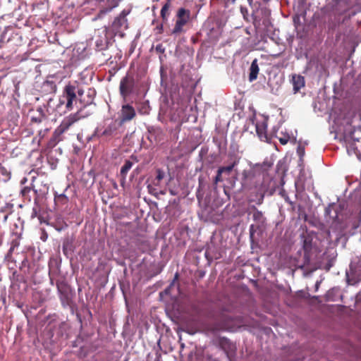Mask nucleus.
<instances>
[{"instance_id":"f257e3e1","label":"nucleus","mask_w":361,"mask_h":361,"mask_svg":"<svg viewBox=\"0 0 361 361\" xmlns=\"http://www.w3.org/2000/svg\"><path fill=\"white\" fill-rule=\"evenodd\" d=\"M243 190H252L256 191V198L253 201L257 204H261L263 202L264 195L268 190V186L264 184V181L255 175L251 170H244L242 173L241 180Z\"/></svg>"},{"instance_id":"f03ea898","label":"nucleus","mask_w":361,"mask_h":361,"mask_svg":"<svg viewBox=\"0 0 361 361\" xmlns=\"http://www.w3.org/2000/svg\"><path fill=\"white\" fill-rule=\"evenodd\" d=\"M238 324L236 320L233 317L222 313L214 323L210 324L207 326L208 331L213 334L218 331H233L237 328Z\"/></svg>"},{"instance_id":"7ed1b4c3","label":"nucleus","mask_w":361,"mask_h":361,"mask_svg":"<svg viewBox=\"0 0 361 361\" xmlns=\"http://www.w3.org/2000/svg\"><path fill=\"white\" fill-rule=\"evenodd\" d=\"M130 9H123L114 18L111 25H110V28L114 35H118L121 37H123L125 36L124 32L129 27L127 16L130 13Z\"/></svg>"},{"instance_id":"20e7f679","label":"nucleus","mask_w":361,"mask_h":361,"mask_svg":"<svg viewBox=\"0 0 361 361\" xmlns=\"http://www.w3.org/2000/svg\"><path fill=\"white\" fill-rule=\"evenodd\" d=\"M83 93L84 90L75 84L68 83L64 87L62 98L65 99L66 101V108L68 111H71L73 109V101L76 99L77 94L79 97H82Z\"/></svg>"},{"instance_id":"39448f33","label":"nucleus","mask_w":361,"mask_h":361,"mask_svg":"<svg viewBox=\"0 0 361 361\" xmlns=\"http://www.w3.org/2000/svg\"><path fill=\"white\" fill-rule=\"evenodd\" d=\"M176 18V23L171 34L178 35L184 31L183 27L189 22L190 11L185 8H180L177 11Z\"/></svg>"},{"instance_id":"423d86ee","label":"nucleus","mask_w":361,"mask_h":361,"mask_svg":"<svg viewBox=\"0 0 361 361\" xmlns=\"http://www.w3.org/2000/svg\"><path fill=\"white\" fill-rule=\"evenodd\" d=\"M135 87V80L133 75L127 73L120 81L119 92L121 96L125 99L133 92Z\"/></svg>"},{"instance_id":"0eeeda50","label":"nucleus","mask_w":361,"mask_h":361,"mask_svg":"<svg viewBox=\"0 0 361 361\" xmlns=\"http://www.w3.org/2000/svg\"><path fill=\"white\" fill-rule=\"evenodd\" d=\"M302 239V248L304 250V265H309L311 261V254L313 249V233L305 232L301 235Z\"/></svg>"},{"instance_id":"6e6552de","label":"nucleus","mask_w":361,"mask_h":361,"mask_svg":"<svg viewBox=\"0 0 361 361\" xmlns=\"http://www.w3.org/2000/svg\"><path fill=\"white\" fill-rule=\"evenodd\" d=\"M123 0H95L99 5V11L95 19H101L118 7Z\"/></svg>"},{"instance_id":"1a4fd4ad","label":"nucleus","mask_w":361,"mask_h":361,"mask_svg":"<svg viewBox=\"0 0 361 361\" xmlns=\"http://www.w3.org/2000/svg\"><path fill=\"white\" fill-rule=\"evenodd\" d=\"M57 290L61 303L68 305L71 299V290L68 284L64 280H58L56 283Z\"/></svg>"},{"instance_id":"9d476101","label":"nucleus","mask_w":361,"mask_h":361,"mask_svg":"<svg viewBox=\"0 0 361 361\" xmlns=\"http://www.w3.org/2000/svg\"><path fill=\"white\" fill-rule=\"evenodd\" d=\"M81 116L80 114V111H78L75 114H71L69 116L65 117L61 124L57 127L59 130V133H64L67 131L75 123L78 121L81 118Z\"/></svg>"},{"instance_id":"9b49d317","label":"nucleus","mask_w":361,"mask_h":361,"mask_svg":"<svg viewBox=\"0 0 361 361\" xmlns=\"http://www.w3.org/2000/svg\"><path fill=\"white\" fill-rule=\"evenodd\" d=\"M123 124L117 120L112 121L104 130L102 135L106 138L119 137L118 129Z\"/></svg>"},{"instance_id":"f8f14e48","label":"nucleus","mask_w":361,"mask_h":361,"mask_svg":"<svg viewBox=\"0 0 361 361\" xmlns=\"http://www.w3.org/2000/svg\"><path fill=\"white\" fill-rule=\"evenodd\" d=\"M136 116V112L134 107L130 104H125L122 106L121 110L120 122L121 124L127 121L133 120Z\"/></svg>"},{"instance_id":"ddd939ff","label":"nucleus","mask_w":361,"mask_h":361,"mask_svg":"<svg viewBox=\"0 0 361 361\" xmlns=\"http://www.w3.org/2000/svg\"><path fill=\"white\" fill-rule=\"evenodd\" d=\"M355 127L350 126L348 128L345 129L343 133V139L346 144L348 151L349 150L350 148H351L352 149H355L354 142L356 141H359V138L355 137Z\"/></svg>"},{"instance_id":"4468645a","label":"nucleus","mask_w":361,"mask_h":361,"mask_svg":"<svg viewBox=\"0 0 361 361\" xmlns=\"http://www.w3.org/2000/svg\"><path fill=\"white\" fill-rule=\"evenodd\" d=\"M291 83L293 85V89L294 94H296L300 92V90L303 88L305 85V80L303 76L298 74H293Z\"/></svg>"},{"instance_id":"2eb2a0df","label":"nucleus","mask_w":361,"mask_h":361,"mask_svg":"<svg viewBox=\"0 0 361 361\" xmlns=\"http://www.w3.org/2000/svg\"><path fill=\"white\" fill-rule=\"evenodd\" d=\"M255 127L257 134L259 139L264 142H269V137H268V135L267 133V123L265 121H262L260 123L257 122L255 125Z\"/></svg>"},{"instance_id":"dca6fc26","label":"nucleus","mask_w":361,"mask_h":361,"mask_svg":"<svg viewBox=\"0 0 361 361\" xmlns=\"http://www.w3.org/2000/svg\"><path fill=\"white\" fill-rule=\"evenodd\" d=\"M171 6V0H167L166 2L163 5L161 11L160 16L162 19L164 23L168 22V18L170 15V8Z\"/></svg>"},{"instance_id":"f3484780","label":"nucleus","mask_w":361,"mask_h":361,"mask_svg":"<svg viewBox=\"0 0 361 361\" xmlns=\"http://www.w3.org/2000/svg\"><path fill=\"white\" fill-rule=\"evenodd\" d=\"M259 71V68L258 66L257 59H255L252 61L250 68L249 80L250 82H252L257 79Z\"/></svg>"},{"instance_id":"a211bd4d","label":"nucleus","mask_w":361,"mask_h":361,"mask_svg":"<svg viewBox=\"0 0 361 361\" xmlns=\"http://www.w3.org/2000/svg\"><path fill=\"white\" fill-rule=\"evenodd\" d=\"M62 134L63 133H59V129L56 128L54 131L51 137L48 142V146L49 147H55L60 141L62 140Z\"/></svg>"},{"instance_id":"6ab92c4d","label":"nucleus","mask_w":361,"mask_h":361,"mask_svg":"<svg viewBox=\"0 0 361 361\" xmlns=\"http://www.w3.org/2000/svg\"><path fill=\"white\" fill-rule=\"evenodd\" d=\"M341 210L338 207L331 205L326 209L325 212L332 219L334 222L337 221L338 218V212Z\"/></svg>"},{"instance_id":"aec40b11","label":"nucleus","mask_w":361,"mask_h":361,"mask_svg":"<svg viewBox=\"0 0 361 361\" xmlns=\"http://www.w3.org/2000/svg\"><path fill=\"white\" fill-rule=\"evenodd\" d=\"M99 37L95 40V46L97 50H104L107 47V39L106 35L104 34V37L99 36Z\"/></svg>"},{"instance_id":"412c9836","label":"nucleus","mask_w":361,"mask_h":361,"mask_svg":"<svg viewBox=\"0 0 361 361\" xmlns=\"http://www.w3.org/2000/svg\"><path fill=\"white\" fill-rule=\"evenodd\" d=\"M238 163L239 159L235 158L230 165L219 167L218 169L219 170V173H226L229 174L233 171V168L238 164Z\"/></svg>"},{"instance_id":"4be33fe9","label":"nucleus","mask_w":361,"mask_h":361,"mask_svg":"<svg viewBox=\"0 0 361 361\" xmlns=\"http://www.w3.org/2000/svg\"><path fill=\"white\" fill-rule=\"evenodd\" d=\"M133 164L130 160H126L123 166L121 169V176L123 179L126 178L127 173L130 171V169L132 168Z\"/></svg>"},{"instance_id":"5701e85b","label":"nucleus","mask_w":361,"mask_h":361,"mask_svg":"<svg viewBox=\"0 0 361 361\" xmlns=\"http://www.w3.org/2000/svg\"><path fill=\"white\" fill-rule=\"evenodd\" d=\"M252 218L254 221L258 223L264 224L265 221V218L264 217L262 212L255 207L252 214Z\"/></svg>"},{"instance_id":"b1692460","label":"nucleus","mask_w":361,"mask_h":361,"mask_svg":"<svg viewBox=\"0 0 361 361\" xmlns=\"http://www.w3.org/2000/svg\"><path fill=\"white\" fill-rule=\"evenodd\" d=\"M0 175L2 176L4 182L8 181L11 176V171L1 164H0Z\"/></svg>"},{"instance_id":"393cba45","label":"nucleus","mask_w":361,"mask_h":361,"mask_svg":"<svg viewBox=\"0 0 361 361\" xmlns=\"http://www.w3.org/2000/svg\"><path fill=\"white\" fill-rule=\"evenodd\" d=\"M157 172V176L155 177L154 180H153V184L155 185H159L160 181L164 178L165 173L163 170L161 169H158L156 171Z\"/></svg>"},{"instance_id":"a878e982","label":"nucleus","mask_w":361,"mask_h":361,"mask_svg":"<svg viewBox=\"0 0 361 361\" xmlns=\"http://www.w3.org/2000/svg\"><path fill=\"white\" fill-rule=\"evenodd\" d=\"M54 201L56 204H61L64 205L68 203V198L64 194H61L57 196H55Z\"/></svg>"},{"instance_id":"bb28decb","label":"nucleus","mask_w":361,"mask_h":361,"mask_svg":"<svg viewBox=\"0 0 361 361\" xmlns=\"http://www.w3.org/2000/svg\"><path fill=\"white\" fill-rule=\"evenodd\" d=\"M240 13H242L244 20L249 22V17H248V10L246 6H243V5H240Z\"/></svg>"},{"instance_id":"cd10ccee","label":"nucleus","mask_w":361,"mask_h":361,"mask_svg":"<svg viewBox=\"0 0 361 361\" xmlns=\"http://www.w3.org/2000/svg\"><path fill=\"white\" fill-rule=\"evenodd\" d=\"M290 139V136L288 134L283 135L282 137H279V140L280 143L283 145H285L288 143Z\"/></svg>"},{"instance_id":"c85d7f7f","label":"nucleus","mask_w":361,"mask_h":361,"mask_svg":"<svg viewBox=\"0 0 361 361\" xmlns=\"http://www.w3.org/2000/svg\"><path fill=\"white\" fill-rule=\"evenodd\" d=\"M222 181H223L222 173H219V170L218 169L217 172H216V176H215V178L214 179V183L216 185L218 183L222 182Z\"/></svg>"},{"instance_id":"c756f323","label":"nucleus","mask_w":361,"mask_h":361,"mask_svg":"<svg viewBox=\"0 0 361 361\" xmlns=\"http://www.w3.org/2000/svg\"><path fill=\"white\" fill-rule=\"evenodd\" d=\"M32 188L30 187H24L21 190V194L23 197L27 195L31 191Z\"/></svg>"},{"instance_id":"7c9ffc66","label":"nucleus","mask_w":361,"mask_h":361,"mask_svg":"<svg viewBox=\"0 0 361 361\" xmlns=\"http://www.w3.org/2000/svg\"><path fill=\"white\" fill-rule=\"evenodd\" d=\"M18 245H19V243H18V241L17 240H13L12 243H11V248L9 250V252H12L13 250H14V248L18 246Z\"/></svg>"},{"instance_id":"2f4dec72","label":"nucleus","mask_w":361,"mask_h":361,"mask_svg":"<svg viewBox=\"0 0 361 361\" xmlns=\"http://www.w3.org/2000/svg\"><path fill=\"white\" fill-rule=\"evenodd\" d=\"M226 344H228V345H229V344H230L229 341H228L227 338H221V341H220V345H221V346L223 348H224V345H226Z\"/></svg>"},{"instance_id":"473e14b6","label":"nucleus","mask_w":361,"mask_h":361,"mask_svg":"<svg viewBox=\"0 0 361 361\" xmlns=\"http://www.w3.org/2000/svg\"><path fill=\"white\" fill-rule=\"evenodd\" d=\"M42 118H43V116H41L39 118L32 117V121L35 122V123H41L42 121Z\"/></svg>"},{"instance_id":"72a5a7b5","label":"nucleus","mask_w":361,"mask_h":361,"mask_svg":"<svg viewBox=\"0 0 361 361\" xmlns=\"http://www.w3.org/2000/svg\"><path fill=\"white\" fill-rule=\"evenodd\" d=\"M156 50L159 52L163 53L164 51V49L162 47L161 44H159L156 47Z\"/></svg>"},{"instance_id":"f704fd0d","label":"nucleus","mask_w":361,"mask_h":361,"mask_svg":"<svg viewBox=\"0 0 361 361\" xmlns=\"http://www.w3.org/2000/svg\"><path fill=\"white\" fill-rule=\"evenodd\" d=\"M90 1V0H81L79 4H80V6H82V5H85L87 3H89Z\"/></svg>"},{"instance_id":"c9c22d12","label":"nucleus","mask_w":361,"mask_h":361,"mask_svg":"<svg viewBox=\"0 0 361 361\" xmlns=\"http://www.w3.org/2000/svg\"><path fill=\"white\" fill-rule=\"evenodd\" d=\"M298 152L300 157H302L304 154V149H301L300 147H298Z\"/></svg>"},{"instance_id":"e433bc0d","label":"nucleus","mask_w":361,"mask_h":361,"mask_svg":"<svg viewBox=\"0 0 361 361\" xmlns=\"http://www.w3.org/2000/svg\"><path fill=\"white\" fill-rule=\"evenodd\" d=\"M88 97H89V100H88V101H87V102H86V104H85V105L89 104H91V103L92 102V101H93V98L90 96V94H88Z\"/></svg>"},{"instance_id":"4c0bfd02","label":"nucleus","mask_w":361,"mask_h":361,"mask_svg":"<svg viewBox=\"0 0 361 361\" xmlns=\"http://www.w3.org/2000/svg\"><path fill=\"white\" fill-rule=\"evenodd\" d=\"M285 200H286V201L287 202H289L290 204H292V202L289 200V198H288V197H286L285 198Z\"/></svg>"},{"instance_id":"58836bf2","label":"nucleus","mask_w":361,"mask_h":361,"mask_svg":"<svg viewBox=\"0 0 361 361\" xmlns=\"http://www.w3.org/2000/svg\"><path fill=\"white\" fill-rule=\"evenodd\" d=\"M252 228H253V226H251V227H250V233H251V235L253 234Z\"/></svg>"},{"instance_id":"ea45409f","label":"nucleus","mask_w":361,"mask_h":361,"mask_svg":"<svg viewBox=\"0 0 361 361\" xmlns=\"http://www.w3.org/2000/svg\"><path fill=\"white\" fill-rule=\"evenodd\" d=\"M64 102H64L63 100H62V99H60V104H64Z\"/></svg>"},{"instance_id":"a19ab883","label":"nucleus","mask_w":361,"mask_h":361,"mask_svg":"<svg viewBox=\"0 0 361 361\" xmlns=\"http://www.w3.org/2000/svg\"><path fill=\"white\" fill-rule=\"evenodd\" d=\"M236 0H229V1H231L232 4H234Z\"/></svg>"},{"instance_id":"79ce46f5","label":"nucleus","mask_w":361,"mask_h":361,"mask_svg":"<svg viewBox=\"0 0 361 361\" xmlns=\"http://www.w3.org/2000/svg\"><path fill=\"white\" fill-rule=\"evenodd\" d=\"M178 277V274L176 273V275H175V279H177Z\"/></svg>"},{"instance_id":"37998d69","label":"nucleus","mask_w":361,"mask_h":361,"mask_svg":"<svg viewBox=\"0 0 361 361\" xmlns=\"http://www.w3.org/2000/svg\"><path fill=\"white\" fill-rule=\"evenodd\" d=\"M253 23H254L255 26H257V23H256V20L255 19L254 20Z\"/></svg>"},{"instance_id":"c03bdc74","label":"nucleus","mask_w":361,"mask_h":361,"mask_svg":"<svg viewBox=\"0 0 361 361\" xmlns=\"http://www.w3.org/2000/svg\"><path fill=\"white\" fill-rule=\"evenodd\" d=\"M162 28H163V25L161 24V25H160V27H159V29L162 30Z\"/></svg>"},{"instance_id":"a18cd8bd","label":"nucleus","mask_w":361,"mask_h":361,"mask_svg":"<svg viewBox=\"0 0 361 361\" xmlns=\"http://www.w3.org/2000/svg\"><path fill=\"white\" fill-rule=\"evenodd\" d=\"M26 180H27V179L25 178L23 179V180L22 181V183L25 182V181H26Z\"/></svg>"},{"instance_id":"49530a36","label":"nucleus","mask_w":361,"mask_h":361,"mask_svg":"<svg viewBox=\"0 0 361 361\" xmlns=\"http://www.w3.org/2000/svg\"><path fill=\"white\" fill-rule=\"evenodd\" d=\"M319 286V283L317 282V284H316V288H317Z\"/></svg>"},{"instance_id":"de8ad7c7","label":"nucleus","mask_w":361,"mask_h":361,"mask_svg":"<svg viewBox=\"0 0 361 361\" xmlns=\"http://www.w3.org/2000/svg\"><path fill=\"white\" fill-rule=\"evenodd\" d=\"M35 191V193L37 194V191L36 190H33Z\"/></svg>"},{"instance_id":"09e8293b","label":"nucleus","mask_w":361,"mask_h":361,"mask_svg":"<svg viewBox=\"0 0 361 361\" xmlns=\"http://www.w3.org/2000/svg\"><path fill=\"white\" fill-rule=\"evenodd\" d=\"M168 290H169V289H168V288H166V289L165 290V292H166V293H167V292H168Z\"/></svg>"}]
</instances>
